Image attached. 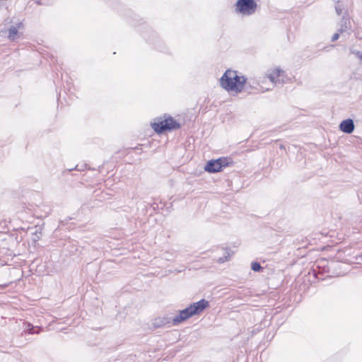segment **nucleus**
Here are the masks:
<instances>
[{
    "label": "nucleus",
    "instance_id": "obj_1",
    "mask_svg": "<svg viewBox=\"0 0 362 362\" xmlns=\"http://www.w3.org/2000/svg\"><path fill=\"white\" fill-rule=\"evenodd\" d=\"M247 81V77L243 74L228 69L218 79V83L222 89L234 95L243 91Z\"/></svg>",
    "mask_w": 362,
    "mask_h": 362
},
{
    "label": "nucleus",
    "instance_id": "obj_2",
    "mask_svg": "<svg viewBox=\"0 0 362 362\" xmlns=\"http://www.w3.org/2000/svg\"><path fill=\"white\" fill-rule=\"evenodd\" d=\"M286 77V71L280 66H273L268 69L265 75L258 80V83L264 90H269L276 84L285 83Z\"/></svg>",
    "mask_w": 362,
    "mask_h": 362
},
{
    "label": "nucleus",
    "instance_id": "obj_3",
    "mask_svg": "<svg viewBox=\"0 0 362 362\" xmlns=\"http://www.w3.org/2000/svg\"><path fill=\"white\" fill-rule=\"evenodd\" d=\"M209 306V303L205 299L190 304L187 308L180 310L172 320L173 325H177L194 315H200Z\"/></svg>",
    "mask_w": 362,
    "mask_h": 362
},
{
    "label": "nucleus",
    "instance_id": "obj_4",
    "mask_svg": "<svg viewBox=\"0 0 362 362\" xmlns=\"http://www.w3.org/2000/svg\"><path fill=\"white\" fill-rule=\"evenodd\" d=\"M257 8L258 5L255 0H237L233 5L234 13L242 18L253 16Z\"/></svg>",
    "mask_w": 362,
    "mask_h": 362
},
{
    "label": "nucleus",
    "instance_id": "obj_5",
    "mask_svg": "<svg viewBox=\"0 0 362 362\" xmlns=\"http://www.w3.org/2000/svg\"><path fill=\"white\" fill-rule=\"evenodd\" d=\"M151 124L153 130L158 134L179 127V124L175 119L167 116L154 119Z\"/></svg>",
    "mask_w": 362,
    "mask_h": 362
},
{
    "label": "nucleus",
    "instance_id": "obj_6",
    "mask_svg": "<svg viewBox=\"0 0 362 362\" xmlns=\"http://www.w3.org/2000/svg\"><path fill=\"white\" fill-rule=\"evenodd\" d=\"M229 165L227 158H220L216 160H211L209 161L204 170L209 173H218L220 172L223 167Z\"/></svg>",
    "mask_w": 362,
    "mask_h": 362
},
{
    "label": "nucleus",
    "instance_id": "obj_7",
    "mask_svg": "<svg viewBox=\"0 0 362 362\" xmlns=\"http://www.w3.org/2000/svg\"><path fill=\"white\" fill-rule=\"evenodd\" d=\"M339 129L344 133L351 134L355 129V125L353 119H346L343 120L339 126Z\"/></svg>",
    "mask_w": 362,
    "mask_h": 362
},
{
    "label": "nucleus",
    "instance_id": "obj_8",
    "mask_svg": "<svg viewBox=\"0 0 362 362\" xmlns=\"http://www.w3.org/2000/svg\"><path fill=\"white\" fill-rule=\"evenodd\" d=\"M23 28V23H18L16 25H12L8 29V38L11 40H15L18 37V30Z\"/></svg>",
    "mask_w": 362,
    "mask_h": 362
},
{
    "label": "nucleus",
    "instance_id": "obj_9",
    "mask_svg": "<svg viewBox=\"0 0 362 362\" xmlns=\"http://www.w3.org/2000/svg\"><path fill=\"white\" fill-rule=\"evenodd\" d=\"M233 255V252L230 251L228 249H224L223 250V257H219L216 259V262L222 264L226 262H228L230 260L231 256Z\"/></svg>",
    "mask_w": 362,
    "mask_h": 362
},
{
    "label": "nucleus",
    "instance_id": "obj_10",
    "mask_svg": "<svg viewBox=\"0 0 362 362\" xmlns=\"http://www.w3.org/2000/svg\"><path fill=\"white\" fill-rule=\"evenodd\" d=\"M170 320L168 318L165 317H158L157 318H155L153 320V326L156 327H160L162 326L165 325L166 324L169 323Z\"/></svg>",
    "mask_w": 362,
    "mask_h": 362
},
{
    "label": "nucleus",
    "instance_id": "obj_11",
    "mask_svg": "<svg viewBox=\"0 0 362 362\" xmlns=\"http://www.w3.org/2000/svg\"><path fill=\"white\" fill-rule=\"evenodd\" d=\"M350 23V21L349 19L343 18L341 20V24L340 28H339L338 31L340 33H342L344 31H346L347 28L349 27Z\"/></svg>",
    "mask_w": 362,
    "mask_h": 362
},
{
    "label": "nucleus",
    "instance_id": "obj_12",
    "mask_svg": "<svg viewBox=\"0 0 362 362\" xmlns=\"http://www.w3.org/2000/svg\"><path fill=\"white\" fill-rule=\"evenodd\" d=\"M251 266L252 269L254 272H259L262 268L261 265L258 262H252Z\"/></svg>",
    "mask_w": 362,
    "mask_h": 362
},
{
    "label": "nucleus",
    "instance_id": "obj_13",
    "mask_svg": "<svg viewBox=\"0 0 362 362\" xmlns=\"http://www.w3.org/2000/svg\"><path fill=\"white\" fill-rule=\"evenodd\" d=\"M339 33H337L333 35V36L332 37V41L334 42V41L337 40L339 39Z\"/></svg>",
    "mask_w": 362,
    "mask_h": 362
},
{
    "label": "nucleus",
    "instance_id": "obj_14",
    "mask_svg": "<svg viewBox=\"0 0 362 362\" xmlns=\"http://www.w3.org/2000/svg\"><path fill=\"white\" fill-rule=\"evenodd\" d=\"M356 55L362 62V51L356 52Z\"/></svg>",
    "mask_w": 362,
    "mask_h": 362
}]
</instances>
